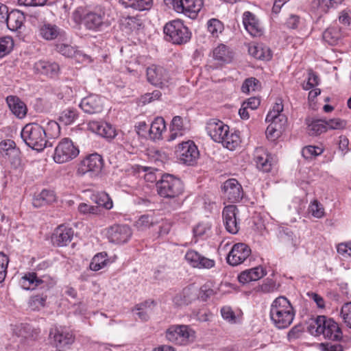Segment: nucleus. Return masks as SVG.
Returning a JSON list of instances; mask_svg holds the SVG:
<instances>
[{"label": "nucleus", "instance_id": "obj_1", "mask_svg": "<svg viewBox=\"0 0 351 351\" xmlns=\"http://www.w3.org/2000/svg\"><path fill=\"white\" fill-rule=\"evenodd\" d=\"M307 330L315 337L322 335L325 339L340 342L343 335L339 324L332 318L317 315L310 319Z\"/></svg>", "mask_w": 351, "mask_h": 351}, {"label": "nucleus", "instance_id": "obj_2", "mask_svg": "<svg viewBox=\"0 0 351 351\" xmlns=\"http://www.w3.org/2000/svg\"><path fill=\"white\" fill-rule=\"evenodd\" d=\"M295 315L294 308L287 298L280 296L273 301L269 315L277 328L285 329L289 327L293 322Z\"/></svg>", "mask_w": 351, "mask_h": 351}, {"label": "nucleus", "instance_id": "obj_3", "mask_svg": "<svg viewBox=\"0 0 351 351\" xmlns=\"http://www.w3.org/2000/svg\"><path fill=\"white\" fill-rule=\"evenodd\" d=\"M21 136L28 147L38 152L53 145L47 139L45 128L36 123L26 124L21 130Z\"/></svg>", "mask_w": 351, "mask_h": 351}, {"label": "nucleus", "instance_id": "obj_4", "mask_svg": "<svg viewBox=\"0 0 351 351\" xmlns=\"http://www.w3.org/2000/svg\"><path fill=\"white\" fill-rule=\"evenodd\" d=\"M114 20L110 8L100 5L87 12L83 16L82 23L87 29L97 32L110 26Z\"/></svg>", "mask_w": 351, "mask_h": 351}, {"label": "nucleus", "instance_id": "obj_5", "mask_svg": "<svg viewBox=\"0 0 351 351\" xmlns=\"http://www.w3.org/2000/svg\"><path fill=\"white\" fill-rule=\"evenodd\" d=\"M103 167L102 156L95 153L88 155L79 162L76 173L80 177L87 176L90 178L96 179L101 176Z\"/></svg>", "mask_w": 351, "mask_h": 351}, {"label": "nucleus", "instance_id": "obj_6", "mask_svg": "<svg viewBox=\"0 0 351 351\" xmlns=\"http://www.w3.org/2000/svg\"><path fill=\"white\" fill-rule=\"evenodd\" d=\"M156 189L160 196L165 198H175L183 193L182 182L170 174L162 176L157 182Z\"/></svg>", "mask_w": 351, "mask_h": 351}, {"label": "nucleus", "instance_id": "obj_7", "mask_svg": "<svg viewBox=\"0 0 351 351\" xmlns=\"http://www.w3.org/2000/svg\"><path fill=\"white\" fill-rule=\"evenodd\" d=\"M164 33L169 40L173 44L182 45L186 43L191 38V32L180 19L173 20L164 27Z\"/></svg>", "mask_w": 351, "mask_h": 351}, {"label": "nucleus", "instance_id": "obj_8", "mask_svg": "<svg viewBox=\"0 0 351 351\" xmlns=\"http://www.w3.org/2000/svg\"><path fill=\"white\" fill-rule=\"evenodd\" d=\"M167 5H172L178 13H182L194 19L202 8V0H164Z\"/></svg>", "mask_w": 351, "mask_h": 351}, {"label": "nucleus", "instance_id": "obj_9", "mask_svg": "<svg viewBox=\"0 0 351 351\" xmlns=\"http://www.w3.org/2000/svg\"><path fill=\"white\" fill-rule=\"evenodd\" d=\"M195 337V331L187 325H172L166 331L168 341L179 346H185Z\"/></svg>", "mask_w": 351, "mask_h": 351}, {"label": "nucleus", "instance_id": "obj_10", "mask_svg": "<svg viewBox=\"0 0 351 351\" xmlns=\"http://www.w3.org/2000/svg\"><path fill=\"white\" fill-rule=\"evenodd\" d=\"M79 152L78 148L74 145L71 139L64 138L56 147L53 160L60 164L66 162L77 157Z\"/></svg>", "mask_w": 351, "mask_h": 351}, {"label": "nucleus", "instance_id": "obj_11", "mask_svg": "<svg viewBox=\"0 0 351 351\" xmlns=\"http://www.w3.org/2000/svg\"><path fill=\"white\" fill-rule=\"evenodd\" d=\"M176 154L180 162L186 165L195 164L199 156L197 147L191 140L178 144Z\"/></svg>", "mask_w": 351, "mask_h": 351}, {"label": "nucleus", "instance_id": "obj_12", "mask_svg": "<svg viewBox=\"0 0 351 351\" xmlns=\"http://www.w3.org/2000/svg\"><path fill=\"white\" fill-rule=\"evenodd\" d=\"M147 80L152 85L165 88L171 84V77L168 71L162 66L152 65L146 71Z\"/></svg>", "mask_w": 351, "mask_h": 351}, {"label": "nucleus", "instance_id": "obj_13", "mask_svg": "<svg viewBox=\"0 0 351 351\" xmlns=\"http://www.w3.org/2000/svg\"><path fill=\"white\" fill-rule=\"evenodd\" d=\"M132 232L128 225L114 224L106 230V237L109 242L123 244L129 241Z\"/></svg>", "mask_w": 351, "mask_h": 351}, {"label": "nucleus", "instance_id": "obj_14", "mask_svg": "<svg viewBox=\"0 0 351 351\" xmlns=\"http://www.w3.org/2000/svg\"><path fill=\"white\" fill-rule=\"evenodd\" d=\"M251 254V249L243 243L234 244L227 256V263L232 266H237L243 263Z\"/></svg>", "mask_w": 351, "mask_h": 351}, {"label": "nucleus", "instance_id": "obj_15", "mask_svg": "<svg viewBox=\"0 0 351 351\" xmlns=\"http://www.w3.org/2000/svg\"><path fill=\"white\" fill-rule=\"evenodd\" d=\"M206 130L215 142L219 143L226 132H229V126L219 119H210L206 122Z\"/></svg>", "mask_w": 351, "mask_h": 351}, {"label": "nucleus", "instance_id": "obj_16", "mask_svg": "<svg viewBox=\"0 0 351 351\" xmlns=\"http://www.w3.org/2000/svg\"><path fill=\"white\" fill-rule=\"evenodd\" d=\"M79 106L85 113L98 114L104 109V99L99 95L91 94L83 98Z\"/></svg>", "mask_w": 351, "mask_h": 351}, {"label": "nucleus", "instance_id": "obj_17", "mask_svg": "<svg viewBox=\"0 0 351 351\" xmlns=\"http://www.w3.org/2000/svg\"><path fill=\"white\" fill-rule=\"evenodd\" d=\"M222 191L225 197L231 203L239 202L243 195L241 185L236 179H229L226 180L222 186Z\"/></svg>", "mask_w": 351, "mask_h": 351}, {"label": "nucleus", "instance_id": "obj_18", "mask_svg": "<svg viewBox=\"0 0 351 351\" xmlns=\"http://www.w3.org/2000/svg\"><path fill=\"white\" fill-rule=\"evenodd\" d=\"M186 262L193 267L199 269L213 268L215 262L213 259L208 258L201 255L193 250H189L186 252L184 256Z\"/></svg>", "mask_w": 351, "mask_h": 351}, {"label": "nucleus", "instance_id": "obj_19", "mask_svg": "<svg viewBox=\"0 0 351 351\" xmlns=\"http://www.w3.org/2000/svg\"><path fill=\"white\" fill-rule=\"evenodd\" d=\"M237 208L234 205L226 206L223 210V223L226 230L231 234H237L239 230V224L237 221Z\"/></svg>", "mask_w": 351, "mask_h": 351}, {"label": "nucleus", "instance_id": "obj_20", "mask_svg": "<svg viewBox=\"0 0 351 351\" xmlns=\"http://www.w3.org/2000/svg\"><path fill=\"white\" fill-rule=\"evenodd\" d=\"M74 234L72 228L65 225L58 226L51 237L52 242L57 246H66L71 243Z\"/></svg>", "mask_w": 351, "mask_h": 351}, {"label": "nucleus", "instance_id": "obj_21", "mask_svg": "<svg viewBox=\"0 0 351 351\" xmlns=\"http://www.w3.org/2000/svg\"><path fill=\"white\" fill-rule=\"evenodd\" d=\"M49 337L53 339L56 346H64L73 342V334L66 328L55 327L50 330Z\"/></svg>", "mask_w": 351, "mask_h": 351}, {"label": "nucleus", "instance_id": "obj_22", "mask_svg": "<svg viewBox=\"0 0 351 351\" xmlns=\"http://www.w3.org/2000/svg\"><path fill=\"white\" fill-rule=\"evenodd\" d=\"M0 150L7 156L11 164L14 166H18L20 164V151L16 147V144L12 140L8 139L1 142Z\"/></svg>", "mask_w": 351, "mask_h": 351}, {"label": "nucleus", "instance_id": "obj_23", "mask_svg": "<svg viewBox=\"0 0 351 351\" xmlns=\"http://www.w3.org/2000/svg\"><path fill=\"white\" fill-rule=\"evenodd\" d=\"M254 160L259 170L263 172H269L271 171L272 157L263 147L256 148L254 154Z\"/></svg>", "mask_w": 351, "mask_h": 351}, {"label": "nucleus", "instance_id": "obj_24", "mask_svg": "<svg viewBox=\"0 0 351 351\" xmlns=\"http://www.w3.org/2000/svg\"><path fill=\"white\" fill-rule=\"evenodd\" d=\"M6 103L13 114L19 119H23L27 112L25 104L17 96L9 95L6 97Z\"/></svg>", "mask_w": 351, "mask_h": 351}, {"label": "nucleus", "instance_id": "obj_25", "mask_svg": "<svg viewBox=\"0 0 351 351\" xmlns=\"http://www.w3.org/2000/svg\"><path fill=\"white\" fill-rule=\"evenodd\" d=\"M281 120H271L269 123V125L267 126L266 129V136L267 138L274 141L280 136L282 132L285 130L287 118L286 116H281Z\"/></svg>", "mask_w": 351, "mask_h": 351}, {"label": "nucleus", "instance_id": "obj_26", "mask_svg": "<svg viewBox=\"0 0 351 351\" xmlns=\"http://www.w3.org/2000/svg\"><path fill=\"white\" fill-rule=\"evenodd\" d=\"M243 23L245 29L253 36L261 35L262 29L255 15L249 11L243 14Z\"/></svg>", "mask_w": 351, "mask_h": 351}, {"label": "nucleus", "instance_id": "obj_27", "mask_svg": "<svg viewBox=\"0 0 351 351\" xmlns=\"http://www.w3.org/2000/svg\"><path fill=\"white\" fill-rule=\"evenodd\" d=\"M25 17L20 10H14L10 12H7L4 23H6L8 28L12 32L20 29L24 23Z\"/></svg>", "mask_w": 351, "mask_h": 351}, {"label": "nucleus", "instance_id": "obj_28", "mask_svg": "<svg viewBox=\"0 0 351 351\" xmlns=\"http://www.w3.org/2000/svg\"><path fill=\"white\" fill-rule=\"evenodd\" d=\"M40 36L46 40H52L57 38L64 37L65 32L56 25L45 23L39 28Z\"/></svg>", "mask_w": 351, "mask_h": 351}, {"label": "nucleus", "instance_id": "obj_29", "mask_svg": "<svg viewBox=\"0 0 351 351\" xmlns=\"http://www.w3.org/2000/svg\"><path fill=\"white\" fill-rule=\"evenodd\" d=\"M266 275L263 267L259 266L242 271L238 276L239 282L242 284L256 281Z\"/></svg>", "mask_w": 351, "mask_h": 351}, {"label": "nucleus", "instance_id": "obj_30", "mask_svg": "<svg viewBox=\"0 0 351 351\" xmlns=\"http://www.w3.org/2000/svg\"><path fill=\"white\" fill-rule=\"evenodd\" d=\"M213 58L219 64L230 63L233 58V53L223 44H220L213 50Z\"/></svg>", "mask_w": 351, "mask_h": 351}, {"label": "nucleus", "instance_id": "obj_31", "mask_svg": "<svg viewBox=\"0 0 351 351\" xmlns=\"http://www.w3.org/2000/svg\"><path fill=\"white\" fill-rule=\"evenodd\" d=\"M186 131V128L183 123V119L180 116H175L169 126V134L168 141H173L178 137L182 136Z\"/></svg>", "mask_w": 351, "mask_h": 351}, {"label": "nucleus", "instance_id": "obj_32", "mask_svg": "<svg viewBox=\"0 0 351 351\" xmlns=\"http://www.w3.org/2000/svg\"><path fill=\"white\" fill-rule=\"evenodd\" d=\"M34 69L40 74L53 77L58 75L60 67L56 62L40 60L35 63Z\"/></svg>", "mask_w": 351, "mask_h": 351}, {"label": "nucleus", "instance_id": "obj_33", "mask_svg": "<svg viewBox=\"0 0 351 351\" xmlns=\"http://www.w3.org/2000/svg\"><path fill=\"white\" fill-rule=\"evenodd\" d=\"M56 201L54 192L44 189L39 194L35 195L32 199V204L36 208H39Z\"/></svg>", "mask_w": 351, "mask_h": 351}, {"label": "nucleus", "instance_id": "obj_34", "mask_svg": "<svg viewBox=\"0 0 351 351\" xmlns=\"http://www.w3.org/2000/svg\"><path fill=\"white\" fill-rule=\"evenodd\" d=\"M248 51L252 56L258 60H269L272 57L270 49L261 44L250 46Z\"/></svg>", "mask_w": 351, "mask_h": 351}, {"label": "nucleus", "instance_id": "obj_35", "mask_svg": "<svg viewBox=\"0 0 351 351\" xmlns=\"http://www.w3.org/2000/svg\"><path fill=\"white\" fill-rule=\"evenodd\" d=\"M166 130L165 119L161 117H158L152 121L149 128V136L153 140L160 139L162 132Z\"/></svg>", "mask_w": 351, "mask_h": 351}, {"label": "nucleus", "instance_id": "obj_36", "mask_svg": "<svg viewBox=\"0 0 351 351\" xmlns=\"http://www.w3.org/2000/svg\"><path fill=\"white\" fill-rule=\"evenodd\" d=\"M119 3L125 8L145 10L151 8L153 0H119Z\"/></svg>", "mask_w": 351, "mask_h": 351}, {"label": "nucleus", "instance_id": "obj_37", "mask_svg": "<svg viewBox=\"0 0 351 351\" xmlns=\"http://www.w3.org/2000/svg\"><path fill=\"white\" fill-rule=\"evenodd\" d=\"M155 306L154 300H147L136 306L135 311H137V315L142 321H147L149 318V314L152 313L153 306Z\"/></svg>", "mask_w": 351, "mask_h": 351}, {"label": "nucleus", "instance_id": "obj_38", "mask_svg": "<svg viewBox=\"0 0 351 351\" xmlns=\"http://www.w3.org/2000/svg\"><path fill=\"white\" fill-rule=\"evenodd\" d=\"M91 199L95 202L99 208L102 206L106 210H110L113 207L112 199L109 195L104 191L93 193L91 196Z\"/></svg>", "mask_w": 351, "mask_h": 351}, {"label": "nucleus", "instance_id": "obj_39", "mask_svg": "<svg viewBox=\"0 0 351 351\" xmlns=\"http://www.w3.org/2000/svg\"><path fill=\"white\" fill-rule=\"evenodd\" d=\"M341 37V29L337 26L329 27L323 33V39L331 45H335Z\"/></svg>", "mask_w": 351, "mask_h": 351}, {"label": "nucleus", "instance_id": "obj_40", "mask_svg": "<svg viewBox=\"0 0 351 351\" xmlns=\"http://www.w3.org/2000/svg\"><path fill=\"white\" fill-rule=\"evenodd\" d=\"M38 276L35 272H27L20 280V285L23 289L34 290L37 289Z\"/></svg>", "mask_w": 351, "mask_h": 351}, {"label": "nucleus", "instance_id": "obj_41", "mask_svg": "<svg viewBox=\"0 0 351 351\" xmlns=\"http://www.w3.org/2000/svg\"><path fill=\"white\" fill-rule=\"evenodd\" d=\"M220 143L230 150H234L240 143V137L236 132H229L223 136L222 141H219Z\"/></svg>", "mask_w": 351, "mask_h": 351}, {"label": "nucleus", "instance_id": "obj_42", "mask_svg": "<svg viewBox=\"0 0 351 351\" xmlns=\"http://www.w3.org/2000/svg\"><path fill=\"white\" fill-rule=\"evenodd\" d=\"M107 263V254L106 252L98 253L93 258L90 263V269L95 271H99L104 268Z\"/></svg>", "mask_w": 351, "mask_h": 351}, {"label": "nucleus", "instance_id": "obj_43", "mask_svg": "<svg viewBox=\"0 0 351 351\" xmlns=\"http://www.w3.org/2000/svg\"><path fill=\"white\" fill-rule=\"evenodd\" d=\"M77 118V110L73 108H67L61 112L59 121L64 125H70L73 123Z\"/></svg>", "mask_w": 351, "mask_h": 351}, {"label": "nucleus", "instance_id": "obj_44", "mask_svg": "<svg viewBox=\"0 0 351 351\" xmlns=\"http://www.w3.org/2000/svg\"><path fill=\"white\" fill-rule=\"evenodd\" d=\"M308 133L311 135H319L327 131L325 121L319 119L313 121L308 126Z\"/></svg>", "mask_w": 351, "mask_h": 351}, {"label": "nucleus", "instance_id": "obj_45", "mask_svg": "<svg viewBox=\"0 0 351 351\" xmlns=\"http://www.w3.org/2000/svg\"><path fill=\"white\" fill-rule=\"evenodd\" d=\"M339 316L343 323L351 329V302H346L342 305Z\"/></svg>", "mask_w": 351, "mask_h": 351}, {"label": "nucleus", "instance_id": "obj_46", "mask_svg": "<svg viewBox=\"0 0 351 351\" xmlns=\"http://www.w3.org/2000/svg\"><path fill=\"white\" fill-rule=\"evenodd\" d=\"M283 110V105L281 101L276 102L272 110H270L268 114H267L265 121L269 122L271 120H276L278 121V119L281 120V116H285L284 114L282 113Z\"/></svg>", "mask_w": 351, "mask_h": 351}, {"label": "nucleus", "instance_id": "obj_47", "mask_svg": "<svg viewBox=\"0 0 351 351\" xmlns=\"http://www.w3.org/2000/svg\"><path fill=\"white\" fill-rule=\"evenodd\" d=\"M14 47V41L10 36L0 38V58L9 53Z\"/></svg>", "mask_w": 351, "mask_h": 351}, {"label": "nucleus", "instance_id": "obj_48", "mask_svg": "<svg viewBox=\"0 0 351 351\" xmlns=\"http://www.w3.org/2000/svg\"><path fill=\"white\" fill-rule=\"evenodd\" d=\"M208 32L215 37H217L223 30V24L217 19H211L207 23Z\"/></svg>", "mask_w": 351, "mask_h": 351}, {"label": "nucleus", "instance_id": "obj_49", "mask_svg": "<svg viewBox=\"0 0 351 351\" xmlns=\"http://www.w3.org/2000/svg\"><path fill=\"white\" fill-rule=\"evenodd\" d=\"M324 152V149L313 145L304 147L302 150V155L306 159H312L313 157L321 155Z\"/></svg>", "mask_w": 351, "mask_h": 351}, {"label": "nucleus", "instance_id": "obj_50", "mask_svg": "<svg viewBox=\"0 0 351 351\" xmlns=\"http://www.w3.org/2000/svg\"><path fill=\"white\" fill-rule=\"evenodd\" d=\"M154 223V221L152 215H143L136 221L135 226L138 230H144L153 226Z\"/></svg>", "mask_w": 351, "mask_h": 351}, {"label": "nucleus", "instance_id": "obj_51", "mask_svg": "<svg viewBox=\"0 0 351 351\" xmlns=\"http://www.w3.org/2000/svg\"><path fill=\"white\" fill-rule=\"evenodd\" d=\"M47 134V139L57 138L60 133V128L59 124L55 121H49L47 128H45Z\"/></svg>", "mask_w": 351, "mask_h": 351}, {"label": "nucleus", "instance_id": "obj_52", "mask_svg": "<svg viewBox=\"0 0 351 351\" xmlns=\"http://www.w3.org/2000/svg\"><path fill=\"white\" fill-rule=\"evenodd\" d=\"M77 209L81 214L84 215L91 214L95 215H99L101 212V210L99 206L89 205L86 203H80Z\"/></svg>", "mask_w": 351, "mask_h": 351}, {"label": "nucleus", "instance_id": "obj_53", "mask_svg": "<svg viewBox=\"0 0 351 351\" xmlns=\"http://www.w3.org/2000/svg\"><path fill=\"white\" fill-rule=\"evenodd\" d=\"M56 49L62 56H64L68 58H71L74 56L77 52L74 47L64 43L56 44Z\"/></svg>", "mask_w": 351, "mask_h": 351}, {"label": "nucleus", "instance_id": "obj_54", "mask_svg": "<svg viewBox=\"0 0 351 351\" xmlns=\"http://www.w3.org/2000/svg\"><path fill=\"white\" fill-rule=\"evenodd\" d=\"M47 295H36L31 298L29 306L33 310L38 311L45 306Z\"/></svg>", "mask_w": 351, "mask_h": 351}, {"label": "nucleus", "instance_id": "obj_55", "mask_svg": "<svg viewBox=\"0 0 351 351\" xmlns=\"http://www.w3.org/2000/svg\"><path fill=\"white\" fill-rule=\"evenodd\" d=\"M308 211L313 217L317 218H322L324 215V209L317 200H314L310 204Z\"/></svg>", "mask_w": 351, "mask_h": 351}, {"label": "nucleus", "instance_id": "obj_56", "mask_svg": "<svg viewBox=\"0 0 351 351\" xmlns=\"http://www.w3.org/2000/svg\"><path fill=\"white\" fill-rule=\"evenodd\" d=\"M56 285L54 279L49 276H38L37 288L48 290Z\"/></svg>", "mask_w": 351, "mask_h": 351}, {"label": "nucleus", "instance_id": "obj_57", "mask_svg": "<svg viewBox=\"0 0 351 351\" xmlns=\"http://www.w3.org/2000/svg\"><path fill=\"white\" fill-rule=\"evenodd\" d=\"M9 261L8 256L0 252V283L3 282L6 277Z\"/></svg>", "mask_w": 351, "mask_h": 351}, {"label": "nucleus", "instance_id": "obj_58", "mask_svg": "<svg viewBox=\"0 0 351 351\" xmlns=\"http://www.w3.org/2000/svg\"><path fill=\"white\" fill-rule=\"evenodd\" d=\"M210 228L211 226L208 223H199L193 228V235L195 237H202L208 234Z\"/></svg>", "mask_w": 351, "mask_h": 351}, {"label": "nucleus", "instance_id": "obj_59", "mask_svg": "<svg viewBox=\"0 0 351 351\" xmlns=\"http://www.w3.org/2000/svg\"><path fill=\"white\" fill-rule=\"evenodd\" d=\"M259 82L254 77L246 79L242 86L241 90L245 93H249L250 91L256 90L258 87Z\"/></svg>", "mask_w": 351, "mask_h": 351}, {"label": "nucleus", "instance_id": "obj_60", "mask_svg": "<svg viewBox=\"0 0 351 351\" xmlns=\"http://www.w3.org/2000/svg\"><path fill=\"white\" fill-rule=\"evenodd\" d=\"M326 125V129L330 130H341L343 129L346 126V122L344 120L339 118L331 119L328 121H325Z\"/></svg>", "mask_w": 351, "mask_h": 351}, {"label": "nucleus", "instance_id": "obj_61", "mask_svg": "<svg viewBox=\"0 0 351 351\" xmlns=\"http://www.w3.org/2000/svg\"><path fill=\"white\" fill-rule=\"evenodd\" d=\"M162 96V93L158 90H155L152 93L144 94L141 97V101L143 104H147L154 101L159 99Z\"/></svg>", "mask_w": 351, "mask_h": 351}, {"label": "nucleus", "instance_id": "obj_62", "mask_svg": "<svg viewBox=\"0 0 351 351\" xmlns=\"http://www.w3.org/2000/svg\"><path fill=\"white\" fill-rule=\"evenodd\" d=\"M337 252L343 258L351 257V241L339 243L337 247Z\"/></svg>", "mask_w": 351, "mask_h": 351}, {"label": "nucleus", "instance_id": "obj_63", "mask_svg": "<svg viewBox=\"0 0 351 351\" xmlns=\"http://www.w3.org/2000/svg\"><path fill=\"white\" fill-rule=\"evenodd\" d=\"M213 285L210 282L204 284L200 288V298L202 300H207L210 296L215 294V291L213 289Z\"/></svg>", "mask_w": 351, "mask_h": 351}, {"label": "nucleus", "instance_id": "obj_64", "mask_svg": "<svg viewBox=\"0 0 351 351\" xmlns=\"http://www.w3.org/2000/svg\"><path fill=\"white\" fill-rule=\"evenodd\" d=\"M319 349L321 351H343V347L339 343H321Z\"/></svg>", "mask_w": 351, "mask_h": 351}]
</instances>
